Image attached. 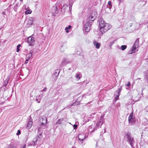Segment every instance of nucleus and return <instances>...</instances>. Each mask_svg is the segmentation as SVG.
I'll use <instances>...</instances> for the list:
<instances>
[{
  "label": "nucleus",
  "mask_w": 148,
  "mask_h": 148,
  "mask_svg": "<svg viewBox=\"0 0 148 148\" xmlns=\"http://www.w3.org/2000/svg\"><path fill=\"white\" fill-rule=\"evenodd\" d=\"M97 16V14L96 12H93L90 13V16L87 19V22L84 25L85 32L87 33L90 31L91 25Z\"/></svg>",
  "instance_id": "nucleus-1"
},
{
  "label": "nucleus",
  "mask_w": 148,
  "mask_h": 148,
  "mask_svg": "<svg viewBox=\"0 0 148 148\" xmlns=\"http://www.w3.org/2000/svg\"><path fill=\"white\" fill-rule=\"evenodd\" d=\"M103 26L101 28H100L101 32L102 34L105 33L110 29L111 27L110 25L107 23H105V25Z\"/></svg>",
  "instance_id": "nucleus-2"
},
{
  "label": "nucleus",
  "mask_w": 148,
  "mask_h": 148,
  "mask_svg": "<svg viewBox=\"0 0 148 148\" xmlns=\"http://www.w3.org/2000/svg\"><path fill=\"white\" fill-rule=\"evenodd\" d=\"M126 136L127 140L132 148H134L133 144H134V138L131 136L130 133H127L126 134Z\"/></svg>",
  "instance_id": "nucleus-3"
},
{
  "label": "nucleus",
  "mask_w": 148,
  "mask_h": 148,
  "mask_svg": "<svg viewBox=\"0 0 148 148\" xmlns=\"http://www.w3.org/2000/svg\"><path fill=\"white\" fill-rule=\"evenodd\" d=\"M128 121L129 124L130 125H132L134 124L135 121V116L133 115V112L130 114L128 118Z\"/></svg>",
  "instance_id": "nucleus-4"
},
{
  "label": "nucleus",
  "mask_w": 148,
  "mask_h": 148,
  "mask_svg": "<svg viewBox=\"0 0 148 148\" xmlns=\"http://www.w3.org/2000/svg\"><path fill=\"white\" fill-rule=\"evenodd\" d=\"M42 136L41 134H40L38 136H37L36 138H34L33 142L35 145L39 144V142L41 140Z\"/></svg>",
  "instance_id": "nucleus-5"
},
{
  "label": "nucleus",
  "mask_w": 148,
  "mask_h": 148,
  "mask_svg": "<svg viewBox=\"0 0 148 148\" xmlns=\"http://www.w3.org/2000/svg\"><path fill=\"white\" fill-rule=\"evenodd\" d=\"M27 41L29 46H32L35 41V38L33 37L29 36L27 38Z\"/></svg>",
  "instance_id": "nucleus-6"
},
{
  "label": "nucleus",
  "mask_w": 148,
  "mask_h": 148,
  "mask_svg": "<svg viewBox=\"0 0 148 148\" xmlns=\"http://www.w3.org/2000/svg\"><path fill=\"white\" fill-rule=\"evenodd\" d=\"M139 42V38H137L136 40L133 47L132 49V52H131L130 53H129V54H131L133 52H134V50L136 49L138 47V42Z\"/></svg>",
  "instance_id": "nucleus-7"
},
{
  "label": "nucleus",
  "mask_w": 148,
  "mask_h": 148,
  "mask_svg": "<svg viewBox=\"0 0 148 148\" xmlns=\"http://www.w3.org/2000/svg\"><path fill=\"white\" fill-rule=\"evenodd\" d=\"M39 121L41 123V125H45L47 121V120L46 118V117L44 116H41L39 119Z\"/></svg>",
  "instance_id": "nucleus-8"
},
{
  "label": "nucleus",
  "mask_w": 148,
  "mask_h": 148,
  "mask_svg": "<svg viewBox=\"0 0 148 148\" xmlns=\"http://www.w3.org/2000/svg\"><path fill=\"white\" fill-rule=\"evenodd\" d=\"M52 11L53 16H56V14L58 12L57 6L55 5L52 8Z\"/></svg>",
  "instance_id": "nucleus-9"
},
{
  "label": "nucleus",
  "mask_w": 148,
  "mask_h": 148,
  "mask_svg": "<svg viewBox=\"0 0 148 148\" xmlns=\"http://www.w3.org/2000/svg\"><path fill=\"white\" fill-rule=\"evenodd\" d=\"M59 73L60 71L58 70H56L54 72L52 75V77L54 79L53 80L55 81L57 79L58 76L59 75Z\"/></svg>",
  "instance_id": "nucleus-10"
},
{
  "label": "nucleus",
  "mask_w": 148,
  "mask_h": 148,
  "mask_svg": "<svg viewBox=\"0 0 148 148\" xmlns=\"http://www.w3.org/2000/svg\"><path fill=\"white\" fill-rule=\"evenodd\" d=\"M99 23L100 28H101L103 26L105 25V23H106L103 19L102 18H101L99 20Z\"/></svg>",
  "instance_id": "nucleus-11"
},
{
  "label": "nucleus",
  "mask_w": 148,
  "mask_h": 148,
  "mask_svg": "<svg viewBox=\"0 0 148 148\" xmlns=\"http://www.w3.org/2000/svg\"><path fill=\"white\" fill-rule=\"evenodd\" d=\"M33 50L34 49H33L32 50H30V53L26 55V58L29 59L32 56L34 55V53H33Z\"/></svg>",
  "instance_id": "nucleus-12"
},
{
  "label": "nucleus",
  "mask_w": 148,
  "mask_h": 148,
  "mask_svg": "<svg viewBox=\"0 0 148 148\" xmlns=\"http://www.w3.org/2000/svg\"><path fill=\"white\" fill-rule=\"evenodd\" d=\"M104 122L103 120L99 119L98 122L96 124V127H101V125Z\"/></svg>",
  "instance_id": "nucleus-13"
},
{
  "label": "nucleus",
  "mask_w": 148,
  "mask_h": 148,
  "mask_svg": "<svg viewBox=\"0 0 148 148\" xmlns=\"http://www.w3.org/2000/svg\"><path fill=\"white\" fill-rule=\"evenodd\" d=\"M86 136H84V134H82L79 135L78 138L79 139L80 141H82V142L84 139H85V138Z\"/></svg>",
  "instance_id": "nucleus-14"
},
{
  "label": "nucleus",
  "mask_w": 148,
  "mask_h": 148,
  "mask_svg": "<svg viewBox=\"0 0 148 148\" xmlns=\"http://www.w3.org/2000/svg\"><path fill=\"white\" fill-rule=\"evenodd\" d=\"M93 44L94 46L97 49H99L101 46L100 44L96 41L94 42Z\"/></svg>",
  "instance_id": "nucleus-15"
},
{
  "label": "nucleus",
  "mask_w": 148,
  "mask_h": 148,
  "mask_svg": "<svg viewBox=\"0 0 148 148\" xmlns=\"http://www.w3.org/2000/svg\"><path fill=\"white\" fill-rule=\"evenodd\" d=\"M33 124L32 121L29 120L27 123V127L28 129H29L32 126Z\"/></svg>",
  "instance_id": "nucleus-16"
},
{
  "label": "nucleus",
  "mask_w": 148,
  "mask_h": 148,
  "mask_svg": "<svg viewBox=\"0 0 148 148\" xmlns=\"http://www.w3.org/2000/svg\"><path fill=\"white\" fill-rule=\"evenodd\" d=\"M80 97H78L76 101H75V102L73 103V104H72L71 105V106H75L76 105H78L80 103V101H78L80 99Z\"/></svg>",
  "instance_id": "nucleus-17"
},
{
  "label": "nucleus",
  "mask_w": 148,
  "mask_h": 148,
  "mask_svg": "<svg viewBox=\"0 0 148 148\" xmlns=\"http://www.w3.org/2000/svg\"><path fill=\"white\" fill-rule=\"evenodd\" d=\"M64 119L62 118L58 120V121L55 124L56 125L60 124H61L62 121Z\"/></svg>",
  "instance_id": "nucleus-18"
},
{
  "label": "nucleus",
  "mask_w": 148,
  "mask_h": 148,
  "mask_svg": "<svg viewBox=\"0 0 148 148\" xmlns=\"http://www.w3.org/2000/svg\"><path fill=\"white\" fill-rule=\"evenodd\" d=\"M66 63V61L65 59H64L62 60V61L60 65V66L61 67H62L64 65H65V64Z\"/></svg>",
  "instance_id": "nucleus-19"
},
{
  "label": "nucleus",
  "mask_w": 148,
  "mask_h": 148,
  "mask_svg": "<svg viewBox=\"0 0 148 148\" xmlns=\"http://www.w3.org/2000/svg\"><path fill=\"white\" fill-rule=\"evenodd\" d=\"M33 18H29V20L27 22V24L29 25H31L33 23Z\"/></svg>",
  "instance_id": "nucleus-20"
},
{
  "label": "nucleus",
  "mask_w": 148,
  "mask_h": 148,
  "mask_svg": "<svg viewBox=\"0 0 148 148\" xmlns=\"http://www.w3.org/2000/svg\"><path fill=\"white\" fill-rule=\"evenodd\" d=\"M82 75L80 73H77L76 74V77L78 79H80L82 77Z\"/></svg>",
  "instance_id": "nucleus-21"
},
{
  "label": "nucleus",
  "mask_w": 148,
  "mask_h": 148,
  "mask_svg": "<svg viewBox=\"0 0 148 148\" xmlns=\"http://www.w3.org/2000/svg\"><path fill=\"white\" fill-rule=\"evenodd\" d=\"M8 80H9V79H7L6 80H5V81H4V83H3V87H6V86L8 84Z\"/></svg>",
  "instance_id": "nucleus-22"
},
{
  "label": "nucleus",
  "mask_w": 148,
  "mask_h": 148,
  "mask_svg": "<svg viewBox=\"0 0 148 148\" xmlns=\"http://www.w3.org/2000/svg\"><path fill=\"white\" fill-rule=\"evenodd\" d=\"M120 95V94H117V93L116 95H116V97H115V100L114 101L115 102L119 99V96Z\"/></svg>",
  "instance_id": "nucleus-23"
},
{
  "label": "nucleus",
  "mask_w": 148,
  "mask_h": 148,
  "mask_svg": "<svg viewBox=\"0 0 148 148\" xmlns=\"http://www.w3.org/2000/svg\"><path fill=\"white\" fill-rule=\"evenodd\" d=\"M73 4L72 1H70L69 3V10L71 11L72 9V6Z\"/></svg>",
  "instance_id": "nucleus-24"
},
{
  "label": "nucleus",
  "mask_w": 148,
  "mask_h": 148,
  "mask_svg": "<svg viewBox=\"0 0 148 148\" xmlns=\"http://www.w3.org/2000/svg\"><path fill=\"white\" fill-rule=\"evenodd\" d=\"M71 25H69L68 27H66L65 28V30H66V32L68 33L69 32L68 29H70L71 28Z\"/></svg>",
  "instance_id": "nucleus-25"
},
{
  "label": "nucleus",
  "mask_w": 148,
  "mask_h": 148,
  "mask_svg": "<svg viewBox=\"0 0 148 148\" xmlns=\"http://www.w3.org/2000/svg\"><path fill=\"white\" fill-rule=\"evenodd\" d=\"M122 86H121L120 88H119L117 90L116 92L117 94H120L122 90Z\"/></svg>",
  "instance_id": "nucleus-26"
},
{
  "label": "nucleus",
  "mask_w": 148,
  "mask_h": 148,
  "mask_svg": "<svg viewBox=\"0 0 148 148\" xmlns=\"http://www.w3.org/2000/svg\"><path fill=\"white\" fill-rule=\"evenodd\" d=\"M127 46L125 45H122L121 47V49L122 50H124L127 48Z\"/></svg>",
  "instance_id": "nucleus-27"
},
{
  "label": "nucleus",
  "mask_w": 148,
  "mask_h": 148,
  "mask_svg": "<svg viewBox=\"0 0 148 148\" xmlns=\"http://www.w3.org/2000/svg\"><path fill=\"white\" fill-rule=\"evenodd\" d=\"M68 6V5H67L66 4H64L63 6L62 9H63L64 10L65 9L67 8Z\"/></svg>",
  "instance_id": "nucleus-28"
},
{
  "label": "nucleus",
  "mask_w": 148,
  "mask_h": 148,
  "mask_svg": "<svg viewBox=\"0 0 148 148\" xmlns=\"http://www.w3.org/2000/svg\"><path fill=\"white\" fill-rule=\"evenodd\" d=\"M25 12L26 13V14H30L32 12V11L31 10H27Z\"/></svg>",
  "instance_id": "nucleus-29"
},
{
  "label": "nucleus",
  "mask_w": 148,
  "mask_h": 148,
  "mask_svg": "<svg viewBox=\"0 0 148 148\" xmlns=\"http://www.w3.org/2000/svg\"><path fill=\"white\" fill-rule=\"evenodd\" d=\"M139 26L138 27V28L139 29H140L142 27H143V25H144V24L143 23H141V24H140V23H139Z\"/></svg>",
  "instance_id": "nucleus-30"
},
{
  "label": "nucleus",
  "mask_w": 148,
  "mask_h": 148,
  "mask_svg": "<svg viewBox=\"0 0 148 148\" xmlns=\"http://www.w3.org/2000/svg\"><path fill=\"white\" fill-rule=\"evenodd\" d=\"M74 129H76L77 128V125L75 124L73 125Z\"/></svg>",
  "instance_id": "nucleus-31"
},
{
  "label": "nucleus",
  "mask_w": 148,
  "mask_h": 148,
  "mask_svg": "<svg viewBox=\"0 0 148 148\" xmlns=\"http://www.w3.org/2000/svg\"><path fill=\"white\" fill-rule=\"evenodd\" d=\"M108 5L111 7L112 6V4H111V2L110 1H109L108 2Z\"/></svg>",
  "instance_id": "nucleus-32"
},
{
  "label": "nucleus",
  "mask_w": 148,
  "mask_h": 148,
  "mask_svg": "<svg viewBox=\"0 0 148 148\" xmlns=\"http://www.w3.org/2000/svg\"><path fill=\"white\" fill-rule=\"evenodd\" d=\"M21 134V131L18 130L17 131V133L16 134V135H18Z\"/></svg>",
  "instance_id": "nucleus-33"
},
{
  "label": "nucleus",
  "mask_w": 148,
  "mask_h": 148,
  "mask_svg": "<svg viewBox=\"0 0 148 148\" xmlns=\"http://www.w3.org/2000/svg\"><path fill=\"white\" fill-rule=\"evenodd\" d=\"M17 8L18 7H16L14 6L13 9L16 12L17 11Z\"/></svg>",
  "instance_id": "nucleus-34"
},
{
  "label": "nucleus",
  "mask_w": 148,
  "mask_h": 148,
  "mask_svg": "<svg viewBox=\"0 0 148 148\" xmlns=\"http://www.w3.org/2000/svg\"><path fill=\"white\" fill-rule=\"evenodd\" d=\"M36 100L37 102H38V103H39L40 102V100L39 99H38L36 98Z\"/></svg>",
  "instance_id": "nucleus-35"
},
{
  "label": "nucleus",
  "mask_w": 148,
  "mask_h": 148,
  "mask_svg": "<svg viewBox=\"0 0 148 148\" xmlns=\"http://www.w3.org/2000/svg\"><path fill=\"white\" fill-rule=\"evenodd\" d=\"M126 85L127 86H130V82H128L127 83V84H126Z\"/></svg>",
  "instance_id": "nucleus-36"
},
{
  "label": "nucleus",
  "mask_w": 148,
  "mask_h": 148,
  "mask_svg": "<svg viewBox=\"0 0 148 148\" xmlns=\"http://www.w3.org/2000/svg\"><path fill=\"white\" fill-rule=\"evenodd\" d=\"M47 89V87H45L44 88V89H43V90H42L41 91L42 92H43V91H45Z\"/></svg>",
  "instance_id": "nucleus-37"
},
{
  "label": "nucleus",
  "mask_w": 148,
  "mask_h": 148,
  "mask_svg": "<svg viewBox=\"0 0 148 148\" xmlns=\"http://www.w3.org/2000/svg\"><path fill=\"white\" fill-rule=\"evenodd\" d=\"M103 116H102V115H101L100 117V119H100V120L101 119L102 120H103Z\"/></svg>",
  "instance_id": "nucleus-38"
},
{
  "label": "nucleus",
  "mask_w": 148,
  "mask_h": 148,
  "mask_svg": "<svg viewBox=\"0 0 148 148\" xmlns=\"http://www.w3.org/2000/svg\"><path fill=\"white\" fill-rule=\"evenodd\" d=\"M29 59L27 58L26 60L25 61V64H27L28 63Z\"/></svg>",
  "instance_id": "nucleus-39"
},
{
  "label": "nucleus",
  "mask_w": 148,
  "mask_h": 148,
  "mask_svg": "<svg viewBox=\"0 0 148 148\" xmlns=\"http://www.w3.org/2000/svg\"><path fill=\"white\" fill-rule=\"evenodd\" d=\"M21 45L20 44H18L17 46V48H19L21 47Z\"/></svg>",
  "instance_id": "nucleus-40"
},
{
  "label": "nucleus",
  "mask_w": 148,
  "mask_h": 148,
  "mask_svg": "<svg viewBox=\"0 0 148 148\" xmlns=\"http://www.w3.org/2000/svg\"><path fill=\"white\" fill-rule=\"evenodd\" d=\"M20 51V49L19 48H17V50H16V51L18 52H19Z\"/></svg>",
  "instance_id": "nucleus-41"
},
{
  "label": "nucleus",
  "mask_w": 148,
  "mask_h": 148,
  "mask_svg": "<svg viewBox=\"0 0 148 148\" xmlns=\"http://www.w3.org/2000/svg\"><path fill=\"white\" fill-rule=\"evenodd\" d=\"M18 3H17L14 6L16 7H18Z\"/></svg>",
  "instance_id": "nucleus-42"
},
{
  "label": "nucleus",
  "mask_w": 148,
  "mask_h": 148,
  "mask_svg": "<svg viewBox=\"0 0 148 148\" xmlns=\"http://www.w3.org/2000/svg\"><path fill=\"white\" fill-rule=\"evenodd\" d=\"M26 147V145H23V146L21 147V148H25V147Z\"/></svg>",
  "instance_id": "nucleus-43"
},
{
  "label": "nucleus",
  "mask_w": 148,
  "mask_h": 148,
  "mask_svg": "<svg viewBox=\"0 0 148 148\" xmlns=\"http://www.w3.org/2000/svg\"><path fill=\"white\" fill-rule=\"evenodd\" d=\"M2 14L3 15H4L5 14V13L4 12H3Z\"/></svg>",
  "instance_id": "nucleus-44"
},
{
  "label": "nucleus",
  "mask_w": 148,
  "mask_h": 148,
  "mask_svg": "<svg viewBox=\"0 0 148 148\" xmlns=\"http://www.w3.org/2000/svg\"><path fill=\"white\" fill-rule=\"evenodd\" d=\"M10 148H16V147H10Z\"/></svg>",
  "instance_id": "nucleus-45"
},
{
  "label": "nucleus",
  "mask_w": 148,
  "mask_h": 148,
  "mask_svg": "<svg viewBox=\"0 0 148 148\" xmlns=\"http://www.w3.org/2000/svg\"><path fill=\"white\" fill-rule=\"evenodd\" d=\"M119 2H121L122 1H123V0H119Z\"/></svg>",
  "instance_id": "nucleus-46"
},
{
  "label": "nucleus",
  "mask_w": 148,
  "mask_h": 148,
  "mask_svg": "<svg viewBox=\"0 0 148 148\" xmlns=\"http://www.w3.org/2000/svg\"><path fill=\"white\" fill-rule=\"evenodd\" d=\"M41 127H40L39 128V129H38V131H40V129H41Z\"/></svg>",
  "instance_id": "nucleus-47"
},
{
  "label": "nucleus",
  "mask_w": 148,
  "mask_h": 148,
  "mask_svg": "<svg viewBox=\"0 0 148 148\" xmlns=\"http://www.w3.org/2000/svg\"><path fill=\"white\" fill-rule=\"evenodd\" d=\"M140 79V78H138L137 79Z\"/></svg>",
  "instance_id": "nucleus-48"
},
{
  "label": "nucleus",
  "mask_w": 148,
  "mask_h": 148,
  "mask_svg": "<svg viewBox=\"0 0 148 148\" xmlns=\"http://www.w3.org/2000/svg\"><path fill=\"white\" fill-rule=\"evenodd\" d=\"M132 24H131L130 26L131 27V26H132Z\"/></svg>",
  "instance_id": "nucleus-49"
},
{
  "label": "nucleus",
  "mask_w": 148,
  "mask_h": 148,
  "mask_svg": "<svg viewBox=\"0 0 148 148\" xmlns=\"http://www.w3.org/2000/svg\"><path fill=\"white\" fill-rule=\"evenodd\" d=\"M106 132V130H104V133Z\"/></svg>",
  "instance_id": "nucleus-50"
},
{
  "label": "nucleus",
  "mask_w": 148,
  "mask_h": 148,
  "mask_svg": "<svg viewBox=\"0 0 148 148\" xmlns=\"http://www.w3.org/2000/svg\"><path fill=\"white\" fill-rule=\"evenodd\" d=\"M111 43H112V44H113V43H114V42H111Z\"/></svg>",
  "instance_id": "nucleus-51"
},
{
  "label": "nucleus",
  "mask_w": 148,
  "mask_h": 148,
  "mask_svg": "<svg viewBox=\"0 0 148 148\" xmlns=\"http://www.w3.org/2000/svg\"><path fill=\"white\" fill-rule=\"evenodd\" d=\"M11 5H10V6H9V7H10V6H11Z\"/></svg>",
  "instance_id": "nucleus-52"
},
{
  "label": "nucleus",
  "mask_w": 148,
  "mask_h": 148,
  "mask_svg": "<svg viewBox=\"0 0 148 148\" xmlns=\"http://www.w3.org/2000/svg\"><path fill=\"white\" fill-rule=\"evenodd\" d=\"M20 0L21 1H22V0Z\"/></svg>",
  "instance_id": "nucleus-53"
}]
</instances>
